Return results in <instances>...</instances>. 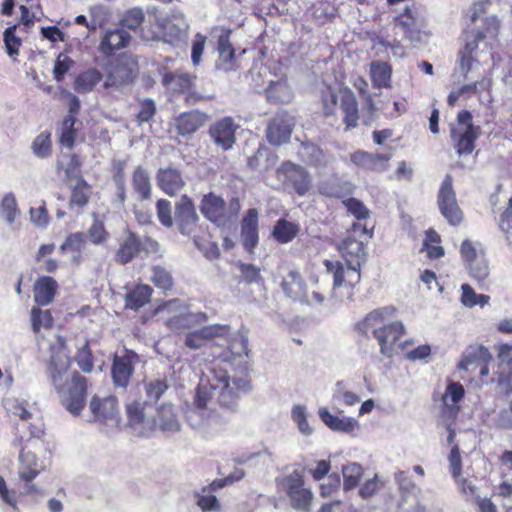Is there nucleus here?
I'll list each match as a JSON object with an SVG mask.
<instances>
[{
    "label": "nucleus",
    "mask_w": 512,
    "mask_h": 512,
    "mask_svg": "<svg viewBox=\"0 0 512 512\" xmlns=\"http://www.w3.org/2000/svg\"><path fill=\"white\" fill-rule=\"evenodd\" d=\"M48 372L61 404L72 415H79L86 403L85 378L70 370V356L62 337L51 345Z\"/></svg>",
    "instance_id": "f257e3e1"
},
{
    "label": "nucleus",
    "mask_w": 512,
    "mask_h": 512,
    "mask_svg": "<svg viewBox=\"0 0 512 512\" xmlns=\"http://www.w3.org/2000/svg\"><path fill=\"white\" fill-rule=\"evenodd\" d=\"M396 314L397 311L392 306L377 308L358 324L364 334L374 337L380 353L388 358L394 355L397 342L406 332L403 322L396 320Z\"/></svg>",
    "instance_id": "f03ea898"
},
{
    "label": "nucleus",
    "mask_w": 512,
    "mask_h": 512,
    "mask_svg": "<svg viewBox=\"0 0 512 512\" xmlns=\"http://www.w3.org/2000/svg\"><path fill=\"white\" fill-rule=\"evenodd\" d=\"M248 388V382L242 378H233L226 369L215 365L205 372L196 391L195 403L198 408H205L212 399L229 406Z\"/></svg>",
    "instance_id": "7ed1b4c3"
},
{
    "label": "nucleus",
    "mask_w": 512,
    "mask_h": 512,
    "mask_svg": "<svg viewBox=\"0 0 512 512\" xmlns=\"http://www.w3.org/2000/svg\"><path fill=\"white\" fill-rule=\"evenodd\" d=\"M488 2H477L472 7L471 20L474 23L472 39L468 40L465 50L460 57L462 72L468 73L473 65V54L482 45V50H487L496 41L500 20L495 15H486Z\"/></svg>",
    "instance_id": "20e7f679"
},
{
    "label": "nucleus",
    "mask_w": 512,
    "mask_h": 512,
    "mask_svg": "<svg viewBox=\"0 0 512 512\" xmlns=\"http://www.w3.org/2000/svg\"><path fill=\"white\" fill-rule=\"evenodd\" d=\"M215 341L217 345L225 342L228 345V352L219 355L224 361H230L231 356L242 357L248 355L247 339L240 333L233 334L230 337V328L228 326L211 325L199 330L189 332L185 338V345L190 349H199L207 345L208 342Z\"/></svg>",
    "instance_id": "39448f33"
},
{
    "label": "nucleus",
    "mask_w": 512,
    "mask_h": 512,
    "mask_svg": "<svg viewBox=\"0 0 512 512\" xmlns=\"http://www.w3.org/2000/svg\"><path fill=\"white\" fill-rule=\"evenodd\" d=\"M324 264L327 272L332 274L333 277L331 292V300L333 303H341L351 299L353 288L359 283L361 278L360 268L338 260H325Z\"/></svg>",
    "instance_id": "423d86ee"
},
{
    "label": "nucleus",
    "mask_w": 512,
    "mask_h": 512,
    "mask_svg": "<svg viewBox=\"0 0 512 512\" xmlns=\"http://www.w3.org/2000/svg\"><path fill=\"white\" fill-rule=\"evenodd\" d=\"M155 315H160L167 326L173 331L192 327L206 321V315L202 312L191 313L178 299H174L158 305L154 310Z\"/></svg>",
    "instance_id": "0eeeda50"
},
{
    "label": "nucleus",
    "mask_w": 512,
    "mask_h": 512,
    "mask_svg": "<svg viewBox=\"0 0 512 512\" xmlns=\"http://www.w3.org/2000/svg\"><path fill=\"white\" fill-rule=\"evenodd\" d=\"M324 110L326 114H333L338 105L344 114L343 121L346 128H354L359 119L358 105L354 93L349 89H340L338 92L328 90L324 96Z\"/></svg>",
    "instance_id": "6e6552de"
},
{
    "label": "nucleus",
    "mask_w": 512,
    "mask_h": 512,
    "mask_svg": "<svg viewBox=\"0 0 512 512\" xmlns=\"http://www.w3.org/2000/svg\"><path fill=\"white\" fill-rule=\"evenodd\" d=\"M478 136L479 129L473 125L470 112L461 111L456 123L451 126V139L457 153L459 155L472 153Z\"/></svg>",
    "instance_id": "1a4fd4ad"
},
{
    "label": "nucleus",
    "mask_w": 512,
    "mask_h": 512,
    "mask_svg": "<svg viewBox=\"0 0 512 512\" xmlns=\"http://www.w3.org/2000/svg\"><path fill=\"white\" fill-rule=\"evenodd\" d=\"M371 236L372 234L365 226L360 223L353 224L348 236L339 246L343 260L356 266V268H360L365 259L363 238L369 239Z\"/></svg>",
    "instance_id": "9d476101"
},
{
    "label": "nucleus",
    "mask_w": 512,
    "mask_h": 512,
    "mask_svg": "<svg viewBox=\"0 0 512 512\" xmlns=\"http://www.w3.org/2000/svg\"><path fill=\"white\" fill-rule=\"evenodd\" d=\"M156 23L163 41L172 45L184 41L189 30V24L182 13L157 17Z\"/></svg>",
    "instance_id": "9b49d317"
},
{
    "label": "nucleus",
    "mask_w": 512,
    "mask_h": 512,
    "mask_svg": "<svg viewBox=\"0 0 512 512\" xmlns=\"http://www.w3.org/2000/svg\"><path fill=\"white\" fill-rule=\"evenodd\" d=\"M283 488L295 509L308 511L313 499L310 489L304 487L303 477L298 472L289 474L283 480Z\"/></svg>",
    "instance_id": "f8f14e48"
},
{
    "label": "nucleus",
    "mask_w": 512,
    "mask_h": 512,
    "mask_svg": "<svg viewBox=\"0 0 512 512\" xmlns=\"http://www.w3.org/2000/svg\"><path fill=\"white\" fill-rule=\"evenodd\" d=\"M33 444V442L27 443L18 456V475L25 482H32L46 469L45 461L37 455Z\"/></svg>",
    "instance_id": "ddd939ff"
},
{
    "label": "nucleus",
    "mask_w": 512,
    "mask_h": 512,
    "mask_svg": "<svg viewBox=\"0 0 512 512\" xmlns=\"http://www.w3.org/2000/svg\"><path fill=\"white\" fill-rule=\"evenodd\" d=\"M438 205L442 215L451 225L456 226L460 224L462 221V212L457 204L450 176H446L441 184L438 195Z\"/></svg>",
    "instance_id": "4468645a"
},
{
    "label": "nucleus",
    "mask_w": 512,
    "mask_h": 512,
    "mask_svg": "<svg viewBox=\"0 0 512 512\" xmlns=\"http://www.w3.org/2000/svg\"><path fill=\"white\" fill-rule=\"evenodd\" d=\"M89 408L94 415V419L108 426L117 427L120 424V414L117 406V400L114 397L91 398Z\"/></svg>",
    "instance_id": "2eb2a0df"
},
{
    "label": "nucleus",
    "mask_w": 512,
    "mask_h": 512,
    "mask_svg": "<svg viewBox=\"0 0 512 512\" xmlns=\"http://www.w3.org/2000/svg\"><path fill=\"white\" fill-rule=\"evenodd\" d=\"M318 416L326 427L334 432L352 435L360 429V423L355 417L343 414V411L332 413L327 407L318 409Z\"/></svg>",
    "instance_id": "dca6fc26"
},
{
    "label": "nucleus",
    "mask_w": 512,
    "mask_h": 512,
    "mask_svg": "<svg viewBox=\"0 0 512 512\" xmlns=\"http://www.w3.org/2000/svg\"><path fill=\"white\" fill-rule=\"evenodd\" d=\"M278 176L291 185L300 196L305 195L311 187L309 174L302 167L291 162L284 163L279 168Z\"/></svg>",
    "instance_id": "f3484780"
},
{
    "label": "nucleus",
    "mask_w": 512,
    "mask_h": 512,
    "mask_svg": "<svg viewBox=\"0 0 512 512\" xmlns=\"http://www.w3.org/2000/svg\"><path fill=\"white\" fill-rule=\"evenodd\" d=\"M138 362V357L133 352L123 351V354H116L112 367V377L114 384L124 388L134 372V366Z\"/></svg>",
    "instance_id": "a211bd4d"
},
{
    "label": "nucleus",
    "mask_w": 512,
    "mask_h": 512,
    "mask_svg": "<svg viewBox=\"0 0 512 512\" xmlns=\"http://www.w3.org/2000/svg\"><path fill=\"white\" fill-rule=\"evenodd\" d=\"M293 126L292 116L287 113L278 114L267 128L269 142L274 145L286 143L290 139Z\"/></svg>",
    "instance_id": "6ab92c4d"
},
{
    "label": "nucleus",
    "mask_w": 512,
    "mask_h": 512,
    "mask_svg": "<svg viewBox=\"0 0 512 512\" xmlns=\"http://www.w3.org/2000/svg\"><path fill=\"white\" fill-rule=\"evenodd\" d=\"M237 126L229 117L217 121L210 127V135L214 143L223 150L230 149L235 142Z\"/></svg>",
    "instance_id": "aec40b11"
},
{
    "label": "nucleus",
    "mask_w": 512,
    "mask_h": 512,
    "mask_svg": "<svg viewBox=\"0 0 512 512\" xmlns=\"http://www.w3.org/2000/svg\"><path fill=\"white\" fill-rule=\"evenodd\" d=\"M126 410L129 425L135 433L148 436L155 430V421L145 417L141 403L132 402L127 405Z\"/></svg>",
    "instance_id": "412c9836"
},
{
    "label": "nucleus",
    "mask_w": 512,
    "mask_h": 512,
    "mask_svg": "<svg viewBox=\"0 0 512 512\" xmlns=\"http://www.w3.org/2000/svg\"><path fill=\"white\" fill-rule=\"evenodd\" d=\"M390 159L391 154H372L362 150H358L350 155L351 162L358 167L377 172L387 170Z\"/></svg>",
    "instance_id": "4be33fe9"
},
{
    "label": "nucleus",
    "mask_w": 512,
    "mask_h": 512,
    "mask_svg": "<svg viewBox=\"0 0 512 512\" xmlns=\"http://www.w3.org/2000/svg\"><path fill=\"white\" fill-rule=\"evenodd\" d=\"M198 216L194 205L187 197H182L176 206V223L182 234H190L197 223Z\"/></svg>",
    "instance_id": "5701e85b"
},
{
    "label": "nucleus",
    "mask_w": 512,
    "mask_h": 512,
    "mask_svg": "<svg viewBox=\"0 0 512 512\" xmlns=\"http://www.w3.org/2000/svg\"><path fill=\"white\" fill-rule=\"evenodd\" d=\"M155 429L158 427L163 433L173 435L181 430V422L175 407L171 404H163L157 410Z\"/></svg>",
    "instance_id": "b1692460"
},
{
    "label": "nucleus",
    "mask_w": 512,
    "mask_h": 512,
    "mask_svg": "<svg viewBox=\"0 0 512 512\" xmlns=\"http://www.w3.org/2000/svg\"><path fill=\"white\" fill-rule=\"evenodd\" d=\"M130 38V34L124 28L116 27L107 30L101 39L99 50L106 55H110L114 51L126 47Z\"/></svg>",
    "instance_id": "393cba45"
},
{
    "label": "nucleus",
    "mask_w": 512,
    "mask_h": 512,
    "mask_svg": "<svg viewBox=\"0 0 512 512\" xmlns=\"http://www.w3.org/2000/svg\"><path fill=\"white\" fill-rule=\"evenodd\" d=\"M58 284L52 277L41 276L33 286L34 301L42 306L49 305L54 300Z\"/></svg>",
    "instance_id": "a878e982"
},
{
    "label": "nucleus",
    "mask_w": 512,
    "mask_h": 512,
    "mask_svg": "<svg viewBox=\"0 0 512 512\" xmlns=\"http://www.w3.org/2000/svg\"><path fill=\"white\" fill-rule=\"evenodd\" d=\"M21 216L18 201L13 192L5 193L0 199V219L8 227L14 229Z\"/></svg>",
    "instance_id": "bb28decb"
},
{
    "label": "nucleus",
    "mask_w": 512,
    "mask_h": 512,
    "mask_svg": "<svg viewBox=\"0 0 512 512\" xmlns=\"http://www.w3.org/2000/svg\"><path fill=\"white\" fill-rule=\"evenodd\" d=\"M3 405L11 416L18 418L22 422L28 423L38 420L34 405L27 401L18 398H8L3 401Z\"/></svg>",
    "instance_id": "cd10ccee"
},
{
    "label": "nucleus",
    "mask_w": 512,
    "mask_h": 512,
    "mask_svg": "<svg viewBox=\"0 0 512 512\" xmlns=\"http://www.w3.org/2000/svg\"><path fill=\"white\" fill-rule=\"evenodd\" d=\"M257 226L258 214L256 210L250 209L243 219L241 232L243 246L250 253L253 252L258 243Z\"/></svg>",
    "instance_id": "c85d7f7f"
},
{
    "label": "nucleus",
    "mask_w": 512,
    "mask_h": 512,
    "mask_svg": "<svg viewBox=\"0 0 512 512\" xmlns=\"http://www.w3.org/2000/svg\"><path fill=\"white\" fill-rule=\"evenodd\" d=\"M201 212L210 221L221 224L225 219L224 200L214 194L205 195L201 202Z\"/></svg>",
    "instance_id": "c756f323"
},
{
    "label": "nucleus",
    "mask_w": 512,
    "mask_h": 512,
    "mask_svg": "<svg viewBox=\"0 0 512 512\" xmlns=\"http://www.w3.org/2000/svg\"><path fill=\"white\" fill-rule=\"evenodd\" d=\"M157 180L160 188L169 196L177 194L184 185L180 173L171 168L161 169L158 172Z\"/></svg>",
    "instance_id": "7c9ffc66"
},
{
    "label": "nucleus",
    "mask_w": 512,
    "mask_h": 512,
    "mask_svg": "<svg viewBox=\"0 0 512 512\" xmlns=\"http://www.w3.org/2000/svg\"><path fill=\"white\" fill-rule=\"evenodd\" d=\"M282 288L285 294L293 299L309 301V294L301 280L298 272L291 271L282 281Z\"/></svg>",
    "instance_id": "2f4dec72"
},
{
    "label": "nucleus",
    "mask_w": 512,
    "mask_h": 512,
    "mask_svg": "<svg viewBox=\"0 0 512 512\" xmlns=\"http://www.w3.org/2000/svg\"><path fill=\"white\" fill-rule=\"evenodd\" d=\"M464 393V388L460 383L450 381L442 395V403L445 409L451 414H456L458 403L463 399Z\"/></svg>",
    "instance_id": "473e14b6"
},
{
    "label": "nucleus",
    "mask_w": 512,
    "mask_h": 512,
    "mask_svg": "<svg viewBox=\"0 0 512 512\" xmlns=\"http://www.w3.org/2000/svg\"><path fill=\"white\" fill-rule=\"evenodd\" d=\"M152 296V288L145 284L137 285L125 296V305L130 309H139L148 303Z\"/></svg>",
    "instance_id": "72a5a7b5"
},
{
    "label": "nucleus",
    "mask_w": 512,
    "mask_h": 512,
    "mask_svg": "<svg viewBox=\"0 0 512 512\" xmlns=\"http://www.w3.org/2000/svg\"><path fill=\"white\" fill-rule=\"evenodd\" d=\"M391 66L383 61H373L370 64V77L375 87H389L391 81Z\"/></svg>",
    "instance_id": "f704fd0d"
},
{
    "label": "nucleus",
    "mask_w": 512,
    "mask_h": 512,
    "mask_svg": "<svg viewBox=\"0 0 512 512\" xmlns=\"http://www.w3.org/2000/svg\"><path fill=\"white\" fill-rule=\"evenodd\" d=\"M203 123V115L199 112L183 113L176 119V127L182 135L194 133Z\"/></svg>",
    "instance_id": "c9c22d12"
},
{
    "label": "nucleus",
    "mask_w": 512,
    "mask_h": 512,
    "mask_svg": "<svg viewBox=\"0 0 512 512\" xmlns=\"http://www.w3.org/2000/svg\"><path fill=\"white\" fill-rule=\"evenodd\" d=\"M298 232V224L280 219L274 226L272 235L279 243H289L296 237Z\"/></svg>",
    "instance_id": "e433bc0d"
},
{
    "label": "nucleus",
    "mask_w": 512,
    "mask_h": 512,
    "mask_svg": "<svg viewBox=\"0 0 512 512\" xmlns=\"http://www.w3.org/2000/svg\"><path fill=\"white\" fill-rule=\"evenodd\" d=\"M292 97V90L286 80L269 81L267 98L275 102H287Z\"/></svg>",
    "instance_id": "4c0bfd02"
},
{
    "label": "nucleus",
    "mask_w": 512,
    "mask_h": 512,
    "mask_svg": "<svg viewBox=\"0 0 512 512\" xmlns=\"http://www.w3.org/2000/svg\"><path fill=\"white\" fill-rule=\"evenodd\" d=\"M101 79L102 75L98 70L90 69L78 75L74 88L79 93H87L92 91Z\"/></svg>",
    "instance_id": "58836bf2"
},
{
    "label": "nucleus",
    "mask_w": 512,
    "mask_h": 512,
    "mask_svg": "<svg viewBox=\"0 0 512 512\" xmlns=\"http://www.w3.org/2000/svg\"><path fill=\"white\" fill-rule=\"evenodd\" d=\"M461 297L460 302L463 306L472 308L475 306L484 307L489 301L490 297L485 294H477L469 284L461 285Z\"/></svg>",
    "instance_id": "ea45409f"
},
{
    "label": "nucleus",
    "mask_w": 512,
    "mask_h": 512,
    "mask_svg": "<svg viewBox=\"0 0 512 512\" xmlns=\"http://www.w3.org/2000/svg\"><path fill=\"white\" fill-rule=\"evenodd\" d=\"M90 186L83 179H78L73 187L71 200L69 202L70 209H81L89 200Z\"/></svg>",
    "instance_id": "a19ab883"
},
{
    "label": "nucleus",
    "mask_w": 512,
    "mask_h": 512,
    "mask_svg": "<svg viewBox=\"0 0 512 512\" xmlns=\"http://www.w3.org/2000/svg\"><path fill=\"white\" fill-rule=\"evenodd\" d=\"M193 78L187 74L169 73L163 77V84L175 92H186L192 86Z\"/></svg>",
    "instance_id": "79ce46f5"
},
{
    "label": "nucleus",
    "mask_w": 512,
    "mask_h": 512,
    "mask_svg": "<svg viewBox=\"0 0 512 512\" xmlns=\"http://www.w3.org/2000/svg\"><path fill=\"white\" fill-rule=\"evenodd\" d=\"M343 488L351 490L355 488L363 476V468L356 462H351L342 467Z\"/></svg>",
    "instance_id": "37998d69"
},
{
    "label": "nucleus",
    "mask_w": 512,
    "mask_h": 512,
    "mask_svg": "<svg viewBox=\"0 0 512 512\" xmlns=\"http://www.w3.org/2000/svg\"><path fill=\"white\" fill-rule=\"evenodd\" d=\"M291 418L302 435L310 436L313 433V428L308 422L306 406L300 404L294 405L291 410Z\"/></svg>",
    "instance_id": "c03bdc74"
},
{
    "label": "nucleus",
    "mask_w": 512,
    "mask_h": 512,
    "mask_svg": "<svg viewBox=\"0 0 512 512\" xmlns=\"http://www.w3.org/2000/svg\"><path fill=\"white\" fill-rule=\"evenodd\" d=\"M440 235L434 230H428L426 232L423 248L427 252V256L430 259H438L444 256V248L440 245Z\"/></svg>",
    "instance_id": "a18cd8bd"
},
{
    "label": "nucleus",
    "mask_w": 512,
    "mask_h": 512,
    "mask_svg": "<svg viewBox=\"0 0 512 512\" xmlns=\"http://www.w3.org/2000/svg\"><path fill=\"white\" fill-rule=\"evenodd\" d=\"M417 22V14L410 7H406L404 11L395 18L396 25L404 30L406 37L411 41H414L413 29Z\"/></svg>",
    "instance_id": "49530a36"
},
{
    "label": "nucleus",
    "mask_w": 512,
    "mask_h": 512,
    "mask_svg": "<svg viewBox=\"0 0 512 512\" xmlns=\"http://www.w3.org/2000/svg\"><path fill=\"white\" fill-rule=\"evenodd\" d=\"M133 188L142 199H148L151 195L149 175L142 167H138L134 171Z\"/></svg>",
    "instance_id": "de8ad7c7"
},
{
    "label": "nucleus",
    "mask_w": 512,
    "mask_h": 512,
    "mask_svg": "<svg viewBox=\"0 0 512 512\" xmlns=\"http://www.w3.org/2000/svg\"><path fill=\"white\" fill-rule=\"evenodd\" d=\"M31 322L34 332L38 333L52 327L53 317L49 310L33 307L31 309Z\"/></svg>",
    "instance_id": "09e8293b"
},
{
    "label": "nucleus",
    "mask_w": 512,
    "mask_h": 512,
    "mask_svg": "<svg viewBox=\"0 0 512 512\" xmlns=\"http://www.w3.org/2000/svg\"><path fill=\"white\" fill-rule=\"evenodd\" d=\"M139 251V241L134 234H129L122 243L117 257L121 263L129 262Z\"/></svg>",
    "instance_id": "8fccbe9b"
},
{
    "label": "nucleus",
    "mask_w": 512,
    "mask_h": 512,
    "mask_svg": "<svg viewBox=\"0 0 512 512\" xmlns=\"http://www.w3.org/2000/svg\"><path fill=\"white\" fill-rule=\"evenodd\" d=\"M130 72L123 65H116L109 71L104 86L106 88L122 85L130 80Z\"/></svg>",
    "instance_id": "3c124183"
},
{
    "label": "nucleus",
    "mask_w": 512,
    "mask_h": 512,
    "mask_svg": "<svg viewBox=\"0 0 512 512\" xmlns=\"http://www.w3.org/2000/svg\"><path fill=\"white\" fill-rule=\"evenodd\" d=\"M298 153L304 161L311 165H320L325 160L322 150L313 144H303Z\"/></svg>",
    "instance_id": "603ef678"
},
{
    "label": "nucleus",
    "mask_w": 512,
    "mask_h": 512,
    "mask_svg": "<svg viewBox=\"0 0 512 512\" xmlns=\"http://www.w3.org/2000/svg\"><path fill=\"white\" fill-rule=\"evenodd\" d=\"M29 220L38 229L44 230L48 227L50 218L45 204L29 209Z\"/></svg>",
    "instance_id": "864d4df0"
},
{
    "label": "nucleus",
    "mask_w": 512,
    "mask_h": 512,
    "mask_svg": "<svg viewBox=\"0 0 512 512\" xmlns=\"http://www.w3.org/2000/svg\"><path fill=\"white\" fill-rule=\"evenodd\" d=\"M470 275L477 281L486 279L489 275L490 269L485 254L474 261L467 264Z\"/></svg>",
    "instance_id": "5fc2aeb1"
},
{
    "label": "nucleus",
    "mask_w": 512,
    "mask_h": 512,
    "mask_svg": "<svg viewBox=\"0 0 512 512\" xmlns=\"http://www.w3.org/2000/svg\"><path fill=\"white\" fill-rule=\"evenodd\" d=\"M19 493L16 489L10 488L5 479L0 477V500L12 509L16 510L19 502Z\"/></svg>",
    "instance_id": "6e6d98bb"
},
{
    "label": "nucleus",
    "mask_w": 512,
    "mask_h": 512,
    "mask_svg": "<svg viewBox=\"0 0 512 512\" xmlns=\"http://www.w3.org/2000/svg\"><path fill=\"white\" fill-rule=\"evenodd\" d=\"M32 150L37 157H46L51 151L50 133H40L32 143Z\"/></svg>",
    "instance_id": "4d7b16f0"
},
{
    "label": "nucleus",
    "mask_w": 512,
    "mask_h": 512,
    "mask_svg": "<svg viewBox=\"0 0 512 512\" xmlns=\"http://www.w3.org/2000/svg\"><path fill=\"white\" fill-rule=\"evenodd\" d=\"M74 123V116L69 115L64 119L61 127L60 142L62 145L67 146L68 148L73 146L75 140V131L73 129Z\"/></svg>",
    "instance_id": "13d9d810"
},
{
    "label": "nucleus",
    "mask_w": 512,
    "mask_h": 512,
    "mask_svg": "<svg viewBox=\"0 0 512 512\" xmlns=\"http://www.w3.org/2000/svg\"><path fill=\"white\" fill-rule=\"evenodd\" d=\"M460 252L466 264L484 255L481 245L479 243H473L469 240L463 241L460 247Z\"/></svg>",
    "instance_id": "bf43d9fd"
},
{
    "label": "nucleus",
    "mask_w": 512,
    "mask_h": 512,
    "mask_svg": "<svg viewBox=\"0 0 512 512\" xmlns=\"http://www.w3.org/2000/svg\"><path fill=\"white\" fill-rule=\"evenodd\" d=\"M343 204L347 211L358 220H364L370 216L369 209L358 199L349 198L344 200Z\"/></svg>",
    "instance_id": "052dcab7"
},
{
    "label": "nucleus",
    "mask_w": 512,
    "mask_h": 512,
    "mask_svg": "<svg viewBox=\"0 0 512 512\" xmlns=\"http://www.w3.org/2000/svg\"><path fill=\"white\" fill-rule=\"evenodd\" d=\"M16 28L17 26L13 25L4 31V43L9 56L18 55L21 46V39L15 34Z\"/></svg>",
    "instance_id": "680f3d73"
},
{
    "label": "nucleus",
    "mask_w": 512,
    "mask_h": 512,
    "mask_svg": "<svg viewBox=\"0 0 512 512\" xmlns=\"http://www.w3.org/2000/svg\"><path fill=\"white\" fill-rule=\"evenodd\" d=\"M74 61L64 53H60L56 58L53 76L56 81H61L64 75L73 67Z\"/></svg>",
    "instance_id": "e2e57ef3"
},
{
    "label": "nucleus",
    "mask_w": 512,
    "mask_h": 512,
    "mask_svg": "<svg viewBox=\"0 0 512 512\" xmlns=\"http://www.w3.org/2000/svg\"><path fill=\"white\" fill-rule=\"evenodd\" d=\"M333 401L347 407H352L361 401L355 392L348 389H338L333 393Z\"/></svg>",
    "instance_id": "0e129e2a"
},
{
    "label": "nucleus",
    "mask_w": 512,
    "mask_h": 512,
    "mask_svg": "<svg viewBox=\"0 0 512 512\" xmlns=\"http://www.w3.org/2000/svg\"><path fill=\"white\" fill-rule=\"evenodd\" d=\"M146 394L149 400L157 401L161 395L168 389L165 380L155 379L145 384Z\"/></svg>",
    "instance_id": "69168bd1"
},
{
    "label": "nucleus",
    "mask_w": 512,
    "mask_h": 512,
    "mask_svg": "<svg viewBox=\"0 0 512 512\" xmlns=\"http://www.w3.org/2000/svg\"><path fill=\"white\" fill-rule=\"evenodd\" d=\"M108 236L109 234L105 230L104 224L97 219L87 231V237L94 244L104 243L108 239Z\"/></svg>",
    "instance_id": "338daca9"
},
{
    "label": "nucleus",
    "mask_w": 512,
    "mask_h": 512,
    "mask_svg": "<svg viewBox=\"0 0 512 512\" xmlns=\"http://www.w3.org/2000/svg\"><path fill=\"white\" fill-rule=\"evenodd\" d=\"M499 228L506 235L507 239L512 238V197L509 199L507 209L501 215Z\"/></svg>",
    "instance_id": "774afa93"
}]
</instances>
